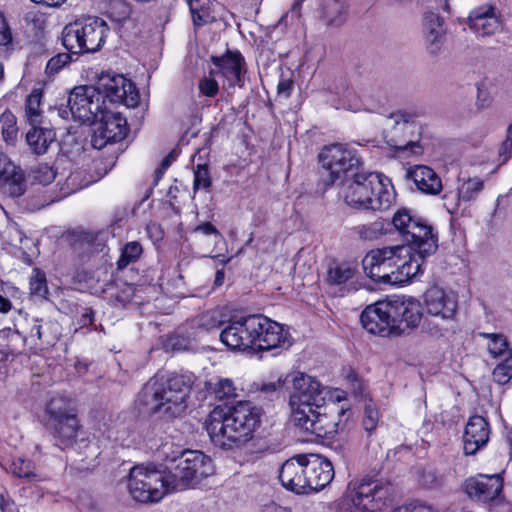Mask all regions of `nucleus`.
<instances>
[{"instance_id": "f257e3e1", "label": "nucleus", "mask_w": 512, "mask_h": 512, "mask_svg": "<svg viewBox=\"0 0 512 512\" xmlns=\"http://www.w3.org/2000/svg\"><path fill=\"white\" fill-rule=\"evenodd\" d=\"M289 376L293 388L288 402L291 423L307 435L331 437L337 432V424L326 412V402L328 398L343 400L344 392H331L318 380L303 372H294Z\"/></svg>"}, {"instance_id": "f03ea898", "label": "nucleus", "mask_w": 512, "mask_h": 512, "mask_svg": "<svg viewBox=\"0 0 512 512\" xmlns=\"http://www.w3.org/2000/svg\"><path fill=\"white\" fill-rule=\"evenodd\" d=\"M261 424V410L249 402H239L227 410L215 408L205 426L211 441L231 450L245 445Z\"/></svg>"}, {"instance_id": "7ed1b4c3", "label": "nucleus", "mask_w": 512, "mask_h": 512, "mask_svg": "<svg viewBox=\"0 0 512 512\" xmlns=\"http://www.w3.org/2000/svg\"><path fill=\"white\" fill-rule=\"evenodd\" d=\"M195 379L191 372L174 373L166 378L156 375L143 386L137 402L148 413L179 417L187 408V398Z\"/></svg>"}, {"instance_id": "20e7f679", "label": "nucleus", "mask_w": 512, "mask_h": 512, "mask_svg": "<svg viewBox=\"0 0 512 512\" xmlns=\"http://www.w3.org/2000/svg\"><path fill=\"white\" fill-rule=\"evenodd\" d=\"M404 245L371 250L362 264L365 273L375 282L402 285L420 273L424 259Z\"/></svg>"}, {"instance_id": "39448f33", "label": "nucleus", "mask_w": 512, "mask_h": 512, "mask_svg": "<svg viewBox=\"0 0 512 512\" xmlns=\"http://www.w3.org/2000/svg\"><path fill=\"white\" fill-rule=\"evenodd\" d=\"M67 102L69 109L63 107L51 109L50 116L68 119L71 115L75 121H79L81 124L92 126L100 123L103 128H108L109 125H114L115 128H127L143 124L140 118L136 121L131 119L128 122L127 117L120 112L102 110L95 85L75 87L70 92Z\"/></svg>"}, {"instance_id": "423d86ee", "label": "nucleus", "mask_w": 512, "mask_h": 512, "mask_svg": "<svg viewBox=\"0 0 512 512\" xmlns=\"http://www.w3.org/2000/svg\"><path fill=\"white\" fill-rule=\"evenodd\" d=\"M350 207L363 210L388 209L395 200V193L388 189L375 173H357L343 192Z\"/></svg>"}, {"instance_id": "0eeeda50", "label": "nucleus", "mask_w": 512, "mask_h": 512, "mask_svg": "<svg viewBox=\"0 0 512 512\" xmlns=\"http://www.w3.org/2000/svg\"><path fill=\"white\" fill-rule=\"evenodd\" d=\"M107 23L99 17L77 19L62 31V43L71 54L95 53L106 41Z\"/></svg>"}, {"instance_id": "6e6552de", "label": "nucleus", "mask_w": 512, "mask_h": 512, "mask_svg": "<svg viewBox=\"0 0 512 512\" xmlns=\"http://www.w3.org/2000/svg\"><path fill=\"white\" fill-rule=\"evenodd\" d=\"M237 321L243 330L244 350L255 348L268 351L290 345L289 334L284 327L263 315L241 317Z\"/></svg>"}, {"instance_id": "1a4fd4ad", "label": "nucleus", "mask_w": 512, "mask_h": 512, "mask_svg": "<svg viewBox=\"0 0 512 512\" xmlns=\"http://www.w3.org/2000/svg\"><path fill=\"white\" fill-rule=\"evenodd\" d=\"M391 223L406 243L405 246L419 257H428L436 252L438 243L433 227L422 218L413 216L410 210L398 209Z\"/></svg>"}, {"instance_id": "9d476101", "label": "nucleus", "mask_w": 512, "mask_h": 512, "mask_svg": "<svg viewBox=\"0 0 512 512\" xmlns=\"http://www.w3.org/2000/svg\"><path fill=\"white\" fill-rule=\"evenodd\" d=\"M167 469L165 475L171 491L194 486L214 473L211 458L197 450L183 451Z\"/></svg>"}, {"instance_id": "9b49d317", "label": "nucleus", "mask_w": 512, "mask_h": 512, "mask_svg": "<svg viewBox=\"0 0 512 512\" xmlns=\"http://www.w3.org/2000/svg\"><path fill=\"white\" fill-rule=\"evenodd\" d=\"M392 493L393 488L389 482L363 477L349 482L346 499L355 512H380L388 506Z\"/></svg>"}, {"instance_id": "f8f14e48", "label": "nucleus", "mask_w": 512, "mask_h": 512, "mask_svg": "<svg viewBox=\"0 0 512 512\" xmlns=\"http://www.w3.org/2000/svg\"><path fill=\"white\" fill-rule=\"evenodd\" d=\"M127 488L131 497L139 503L158 502L171 491L165 473L145 465L130 469Z\"/></svg>"}, {"instance_id": "ddd939ff", "label": "nucleus", "mask_w": 512, "mask_h": 512, "mask_svg": "<svg viewBox=\"0 0 512 512\" xmlns=\"http://www.w3.org/2000/svg\"><path fill=\"white\" fill-rule=\"evenodd\" d=\"M98 97L104 102L123 104L128 108H134L139 104L140 95L135 84L118 74H102L96 85Z\"/></svg>"}, {"instance_id": "4468645a", "label": "nucleus", "mask_w": 512, "mask_h": 512, "mask_svg": "<svg viewBox=\"0 0 512 512\" xmlns=\"http://www.w3.org/2000/svg\"><path fill=\"white\" fill-rule=\"evenodd\" d=\"M323 169L329 173V182L335 183L360 164L356 151L345 144L324 146L318 155Z\"/></svg>"}, {"instance_id": "2eb2a0df", "label": "nucleus", "mask_w": 512, "mask_h": 512, "mask_svg": "<svg viewBox=\"0 0 512 512\" xmlns=\"http://www.w3.org/2000/svg\"><path fill=\"white\" fill-rule=\"evenodd\" d=\"M211 61L215 68L210 71V75L221 78L223 87H243L246 63L239 51L228 50L222 56H212Z\"/></svg>"}, {"instance_id": "dca6fc26", "label": "nucleus", "mask_w": 512, "mask_h": 512, "mask_svg": "<svg viewBox=\"0 0 512 512\" xmlns=\"http://www.w3.org/2000/svg\"><path fill=\"white\" fill-rule=\"evenodd\" d=\"M394 301H378L365 308L360 316L362 326L371 334L387 336L394 332Z\"/></svg>"}, {"instance_id": "f3484780", "label": "nucleus", "mask_w": 512, "mask_h": 512, "mask_svg": "<svg viewBox=\"0 0 512 512\" xmlns=\"http://www.w3.org/2000/svg\"><path fill=\"white\" fill-rule=\"evenodd\" d=\"M306 474V493L319 491L326 487L334 478L332 463L318 454L301 455Z\"/></svg>"}, {"instance_id": "a211bd4d", "label": "nucleus", "mask_w": 512, "mask_h": 512, "mask_svg": "<svg viewBox=\"0 0 512 512\" xmlns=\"http://www.w3.org/2000/svg\"><path fill=\"white\" fill-rule=\"evenodd\" d=\"M503 480L500 475H478L469 478L465 490L470 498L487 503L495 500L501 494Z\"/></svg>"}, {"instance_id": "6ab92c4d", "label": "nucleus", "mask_w": 512, "mask_h": 512, "mask_svg": "<svg viewBox=\"0 0 512 512\" xmlns=\"http://www.w3.org/2000/svg\"><path fill=\"white\" fill-rule=\"evenodd\" d=\"M424 306L428 314L441 319H451L456 313L457 300L438 286L429 288L424 294Z\"/></svg>"}, {"instance_id": "aec40b11", "label": "nucleus", "mask_w": 512, "mask_h": 512, "mask_svg": "<svg viewBox=\"0 0 512 512\" xmlns=\"http://www.w3.org/2000/svg\"><path fill=\"white\" fill-rule=\"evenodd\" d=\"M394 301V332L405 333L406 329L417 327L422 319L420 303L413 298L396 297Z\"/></svg>"}, {"instance_id": "412c9836", "label": "nucleus", "mask_w": 512, "mask_h": 512, "mask_svg": "<svg viewBox=\"0 0 512 512\" xmlns=\"http://www.w3.org/2000/svg\"><path fill=\"white\" fill-rule=\"evenodd\" d=\"M489 438L490 426L486 419L479 415L470 417L463 435L464 454L475 455L487 445Z\"/></svg>"}, {"instance_id": "4be33fe9", "label": "nucleus", "mask_w": 512, "mask_h": 512, "mask_svg": "<svg viewBox=\"0 0 512 512\" xmlns=\"http://www.w3.org/2000/svg\"><path fill=\"white\" fill-rule=\"evenodd\" d=\"M302 454L286 460L279 470V480L286 489L297 494H306V474Z\"/></svg>"}, {"instance_id": "5701e85b", "label": "nucleus", "mask_w": 512, "mask_h": 512, "mask_svg": "<svg viewBox=\"0 0 512 512\" xmlns=\"http://www.w3.org/2000/svg\"><path fill=\"white\" fill-rule=\"evenodd\" d=\"M470 28L480 36L494 34L500 28L496 8L492 4H485L473 9L468 17Z\"/></svg>"}, {"instance_id": "b1692460", "label": "nucleus", "mask_w": 512, "mask_h": 512, "mask_svg": "<svg viewBox=\"0 0 512 512\" xmlns=\"http://www.w3.org/2000/svg\"><path fill=\"white\" fill-rule=\"evenodd\" d=\"M423 33L430 54H437L444 42V20L435 12H427L423 20Z\"/></svg>"}, {"instance_id": "393cba45", "label": "nucleus", "mask_w": 512, "mask_h": 512, "mask_svg": "<svg viewBox=\"0 0 512 512\" xmlns=\"http://www.w3.org/2000/svg\"><path fill=\"white\" fill-rule=\"evenodd\" d=\"M407 176L413 180L417 188L423 193L436 195L442 190L440 178L428 166L416 165L408 170Z\"/></svg>"}, {"instance_id": "a878e982", "label": "nucleus", "mask_w": 512, "mask_h": 512, "mask_svg": "<svg viewBox=\"0 0 512 512\" xmlns=\"http://www.w3.org/2000/svg\"><path fill=\"white\" fill-rule=\"evenodd\" d=\"M47 425L61 446L71 445L77 437L79 423L76 413L54 421H47Z\"/></svg>"}, {"instance_id": "bb28decb", "label": "nucleus", "mask_w": 512, "mask_h": 512, "mask_svg": "<svg viewBox=\"0 0 512 512\" xmlns=\"http://www.w3.org/2000/svg\"><path fill=\"white\" fill-rule=\"evenodd\" d=\"M47 425L61 446L71 445L77 437L79 423L76 413L54 421H47Z\"/></svg>"}, {"instance_id": "cd10ccee", "label": "nucleus", "mask_w": 512, "mask_h": 512, "mask_svg": "<svg viewBox=\"0 0 512 512\" xmlns=\"http://www.w3.org/2000/svg\"><path fill=\"white\" fill-rule=\"evenodd\" d=\"M42 97L43 94L40 89H34L27 96L25 104V116L27 119V123L31 126V128H42L41 125L47 124V118L48 124L52 125L55 118H58V116H50V110L52 108L48 110L46 116L43 115V111L40 108Z\"/></svg>"}, {"instance_id": "c85d7f7f", "label": "nucleus", "mask_w": 512, "mask_h": 512, "mask_svg": "<svg viewBox=\"0 0 512 512\" xmlns=\"http://www.w3.org/2000/svg\"><path fill=\"white\" fill-rule=\"evenodd\" d=\"M6 171L3 170L0 174L4 175L0 178L1 188L8 196L18 198L26 191V181L23 171L14 163H7Z\"/></svg>"}, {"instance_id": "c756f323", "label": "nucleus", "mask_w": 512, "mask_h": 512, "mask_svg": "<svg viewBox=\"0 0 512 512\" xmlns=\"http://www.w3.org/2000/svg\"><path fill=\"white\" fill-rule=\"evenodd\" d=\"M193 25L202 27L217 20L211 0H187Z\"/></svg>"}, {"instance_id": "7c9ffc66", "label": "nucleus", "mask_w": 512, "mask_h": 512, "mask_svg": "<svg viewBox=\"0 0 512 512\" xmlns=\"http://www.w3.org/2000/svg\"><path fill=\"white\" fill-rule=\"evenodd\" d=\"M47 421H54L76 413L71 399L65 396H53L46 405Z\"/></svg>"}, {"instance_id": "2f4dec72", "label": "nucleus", "mask_w": 512, "mask_h": 512, "mask_svg": "<svg viewBox=\"0 0 512 512\" xmlns=\"http://www.w3.org/2000/svg\"><path fill=\"white\" fill-rule=\"evenodd\" d=\"M54 130H29L26 141L34 153L44 154L49 145L55 140Z\"/></svg>"}, {"instance_id": "473e14b6", "label": "nucleus", "mask_w": 512, "mask_h": 512, "mask_svg": "<svg viewBox=\"0 0 512 512\" xmlns=\"http://www.w3.org/2000/svg\"><path fill=\"white\" fill-rule=\"evenodd\" d=\"M424 118V112L421 110H399L388 116V123H386V125H409L421 127L425 125V123L423 122Z\"/></svg>"}, {"instance_id": "72a5a7b5", "label": "nucleus", "mask_w": 512, "mask_h": 512, "mask_svg": "<svg viewBox=\"0 0 512 512\" xmlns=\"http://www.w3.org/2000/svg\"><path fill=\"white\" fill-rule=\"evenodd\" d=\"M322 18L327 26L339 27L344 23V6L339 0H323Z\"/></svg>"}, {"instance_id": "f704fd0d", "label": "nucleus", "mask_w": 512, "mask_h": 512, "mask_svg": "<svg viewBox=\"0 0 512 512\" xmlns=\"http://www.w3.org/2000/svg\"><path fill=\"white\" fill-rule=\"evenodd\" d=\"M480 336L487 339V350L493 358L504 357L512 353L506 337L498 333H480Z\"/></svg>"}, {"instance_id": "c9c22d12", "label": "nucleus", "mask_w": 512, "mask_h": 512, "mask_svg": "<svg viewBox=\"0 0 512 512\" xmlns=\"http://www.w3.org/2000/svg\"><path fill=\"white\" fill-rule=\"evenodd\" d=\"M127 137V130H94L91 144L95 149H102L108 144H115Z\"/></svg>"}, {"instance_id": "e433bc0d", "label": "nucleus", "mask_w": 512, "mask_h": 512, "mask_svg": "<svg viewBox=\"0 0 512 512\" xmlns=\"http://www.w3.org/2000/svg\"><path fill=\"white\" fill-rule=\"evenodd\" d=\"M242 332L243 330L238 325V321L235 320L222 330L220 340L228 348L244 350Z\"/></svg>"}, {"instance_id": "4c0bfd02", "label": "nucleus", "mask_w": 512, "mask_h": 512, "mask_svg": "<svg viewBox=\"0 0 512 512\" xmlns=\"http://www.w3.org/2000/svg\"><path fill=\"white\" fill-rule=\"evenodd\" d=\"M355 269L347 263L331 267L327 273V281L333 285H342L354 277Z\"/></svg>"}, {"instance_id": "58836bf2", "label": "nucleus", "mask_w": 512, "mask_h": 512, "mask_svg": "<svg viewBox=\"0 0 512 512\" xmlns=\"http://www.w3.org/2000/svg\"><path fill=\"white\" fill-rule=\"evenodd\" d=\"M484 183L479 178L468 179L458 187V201L470 202L477 198L483 190Z\"/></svg>"}, {"instance_id": "ea45409f", "label": "nucleus", "mask_w": 512, "mask_h": 512, "mask_svg": "<svg viewBox=\"0 0 512 512\" xmlns=\"http://www.w3.org/2000/svg\"><path fill=\"white\" fill-rule=\"evenodd\" d=\"M492 378L499 385H505L512 380V352L495 366Z\"/></svg>"}, {"instance_id": "a19ab883", "label": "nucleus", "mask_w": 512, "mask_h": 512, "mask_svg": "<svg viewBox=\"0 0 512 512\" xmlns=\"http://www.w3.org/2000/svg\"><path fill=\"white\" fill-rule=\"evenodd\" d=\"M143 249L139 242H128L122 249L117 265L119 269L127 267L130 263L137 261L142 254Z\"/></svg>"}, {"instance_id": "79ce46f5", "label": "nucleus", "mask_w": 512, "mask_h": 512, "mask_svg": "<svg viewBox=\"0 0 512 512\" xmlns=\"http://www.w3.org/2000/svg\"><path fill=\"white\" fill-rule=\"evenodd\" d=\"M223 315L219 310H210L198 316L196 324L205 331H211L220 327L223 323Z\"/></svg>"}, {"instance_id": "37998d69", "label": "nucleus", "mask_w": 512, "mask_h": 512, "mask_svg": "<svg viewBox=\"0 0 512 512\" xmlns=\"http://www.w3.org/2000/svg\"><path fill=\"white\" fill-rule=\"evenodd\" d=\"M30 176L33 181L42 185H48L54 181L56 171L47 163H41L30 169Z\"/></svg>"}, {"instance_id": "c03bdc74", "label": "nucleus", "mask_w": 512, "mask_h": 512, "mask_svg": "<svg viewBox=\"0 0 512 512\" xmlns=\"http://www.w3.org/2000/svg\"><path fill=\"white\" fill-rule=\"evenodd\" d=\"M30 292L32 295L46 298L48 294V287L46 282L45 273L39 269H33L30 277Z\"/></svg>"}, {"instance_id": "a18cd8bd", "label": "nucleus", "mask_w": 512, "mask_h": 512, "mask_svg": "<svg viewBox=\"0 0 512 512\" xmlns=\"http://www.w3.org/2000/svg\"><path fill=\"white\" fill-rule=\"evenodd\" d=\"M10 471L17 477L31 478L34 476V465L31 461L18 457L12 461Z\"/></svg>"}, {"instance_id": "49530a36", "label": "nucleus", "mask_w": 512, "mask_h": 512, "mask_svg": "<svg viewBox=\"0 0 512 512\" xmlns=\"http://www.w3.org/2000/svg\"><path fill=\"white\" fill-rule=\"evenodd\" d=\"M215 398L219 400L236 397V387L231 379H220L213 388Z\"/></svg>"}, {"instance_id": "de8ad7c7", "label": "nucleus", "mask_w": 512, "mask_h": 512, "mask_svg": "<svg viewBox=\"0 0 512 512\" xmlns=\"http://www.w3.org/2000/svg\"><path fill=\"white\" fill-rule=\"evenodd\" d=\"M211 186V177L207 164H198L194 170V191L198 189L207 190Z\"/></svg>"}, {"instance_id": "09e8293b", "label": "nucleus", "mask_w": 512, "mask_h": 512, "mask_svg": "<svg viewBox=\"0 0 512 512\" xmlns=\"http://www.w3.org/2000/svg\"><path fill=\"white\" fill-rule=\"evenodd\" d=\"M379 421V412L377 408L375 407L374 403L370 400L367 403H365L364 407V418H363V426L364 429L371 433L373 432Z\"/></svg>"}, {"instance_id": "8fccbe9b", "label": "nucleus", "mask_w": 512, "mask_h": 512, "mask_svg": "<svg viewBox=\"0 0 512 512\" xmlns=\"http://www.w3.org/2000/svg\"><path fill=\"white\" fill-rule=\"evenodd\" d=\"M72 61V55L69 53H59L52 57L46 65V73L48 75L57 74L64 66Z\"/></svg>"}, {"instance_id": "3c124183", "label": "nucleus", "mask_w": 512, "mask_h": 512, "mask_svg": "<svg viewBox=\"0 0 512 512\" xmlns=\"http://www.w3.org/2000/svg\"><path fill=\"white\" fill-rule=\"evenodd\" d=\"M383 230V223L376 221L368 225H362L357 228V233L361 239L374 240L377 239Z\"/></svg>"}, {"instance_id": "603ef678", "label": "nucleus", "mask_w": 512, "mask_h": 512, "mask_svg": "<svg viewBox=\"0 0 512 512\" xmlns=\"http://www.w3.org/2000/svg\"><path fill=\"white\" fill-rule=\"evenodd\" d=\"M389 146L398 151H409L410 154H420L422 148L418 141H396L394 138L387 140Z\"/></svg>"}, {"instance_id": "864d4df0", "label": "nucleus", "mask_w": 512, "mask_h": 512, "mask_svg": "<svg viewBox=\"0 0 512 512\" xmlns=\"http://www.w3.org/2000/svg\"><path fill=\"white\" fill-rule=\"evenodd\" d=\"M200 92L207 96L213 97L218 93L219 87L216 76L205 77L199 81L198 84Z\"/></svg>"}, {"instance_id": "5fc2aeb1", "label": "nucleus", "mask_w": 512, "mask_h": 512, "mask_svg": "<svg viewBox=\"0 0 512 512\" xmlns=\"http://www.w3.org/2000/svg\"><path fill=\"white\" fill-rule=\"evenodd\" d=\"M419 482L427 488H436L442 484V477L434 470H424L420 476Z\"/></svg>"}, {"instance_id": "6e6d98bb", "label": "nucleus", "mask_w": 512, "mask_h": 512, "mask_svg": "<svg viewBox=\"0 0 512 512\" xmlns=\"http://www.w3.org/2000/svg\"><path fill=\"white\" fill-rule=\"evenodd\" d=\"M53 326V323H45L44 325L35 324L31 328V336L37 337L39 340L46 342L47 344L52 343L56 337H50L47 335L46 331Z\"/></svg>"}, {"instance_id": "4d7b16f0", "label": "nucleus", "mask_w": 512, "mask_h": 512, "mask_svg": "<svg viewBox=\"0 0 512 512\" xmlns=\"http://www.w3.org/2000/svg\"><path fill=\"white\" fill-rule=\"evenodd\" d=\"M284 385V381L280 378L275 382L262 383L259 387V391L263 393L266 397H273L277 394L278 390H280Z\"/></svg>"}, {"instance_id": "13d9d810", "label": "nucleus", "mask_w": 512, "mask_h": 512, "mask_svg": "<svg viewBox=\"0 0 512 512\" xmlns=\"http://www.w3.org/2000/svg\"><path fill=\"white\" fill-rule=\"evenodd\" d=\"M194 232L201 233L203 235H214L216 239L223 240L222 234L218 231V229L212 225L210 222H204L197 225L194 228Z\"/></svg>"}, {"instance_id": "bf43d9fd", "label": "nucleus", "mask_w": 512, "mask_h": 512, "mask_svg": "<svg viewBox=\"0 0 512 512\" xmlns=\"http://www.w3.org/2000/svg\"><path fill=\"white\" fill-rule=\"evenodd\" d=\"M12 41V34L10 28L3 16L0 13V46H6Z\"/></svg>"}, {"instance_id": "052dcab7", "label": "nucleus", "mask_w": 512, "mask_h": 512, "mask_svg": "<svg viewBox=\"0 0 512 512\" xmlns=\"http://www.w3.org/2000/svg\"><path fill=\"white\" fill-rule=\"evenodd\" d=\"M499 156L503 157L502 164L512 157V130H508L507 136L499 150Z\"/></svg>"}, {"instance_id": "680f3d73", "label": "nucleus", "mask_w": 512, "mask_h": 512, "mask_svg": "<svg viewBox=\"0 0 512 512\" xmlns=\"http://www.w3.org/2000/svg\"><path fill=\"white\" fill-rule=\"evenodd\" d=\"M491 97L489 93L483 89L481 86L477 87V99L476 104L480 108H486L491 104Z\"/></svg>"}, {"instance_id": "e2e57ef3", "label": "nucleus", "mask_w": 512, "mask_h": 512, "mask_svg": "<svg viewBox=\"0 0 512 512\" xmlns=\"http://www.w3.org/2000/svg\"><path fill=\"white\" fill-rule=\"evenodd\" d=\"M0 124L2 128H13L16 125L15 115L11 111L5 110L0 115Z\"/></svg>"}, {"instance_id": "0e129e2a", "label": "nucleus", "mask_w": 512, "mask_h": 512, "mask_svg": "<svg viewBox=\"0 0 512 512\" xmlns=\"http://www.w3.org/2000/svg\"><path fill=\"white\" fill-rule=\"evenodd\" d=\"M18 130H2L1 138L7 144L14 146L18 140Z\"/></svg>"}, {"instance_id": "69168bd1", "label": "nucleus", "mask_w": 512, "mask_h": 512, "mask_svg": "<svg viewBox=\"0 0 512 512\" xmlns=\"http://www.w3.org/2000/svg\"><path fill=\"white\" fill-rule=\"evenodd\" d=\"M261 512H291L289 509L282 507L275 502H269L262 506Z\"/></svg>"}, {"instance_id": "338daca9", "label": "nucleus", "mask_w": 512, "mask_h": 512, "mask_svg": "<svg viewBox=\"0 0 512 512\" xmlns=\"http://www.w3.org/2000/svg\"><path fill=\"white\" fill-rule=\"evenodd\" d=\"M178 153L176 152V150H172L161 162V166H160V169L158 172H163L165 171L170 165L171 163L176 159Z\"/></svg>"}, {"instance_id": "774afa93", "label": "nucleus", "mask_w": 512, "mask_h": 512, "mask_svg": "<svg viewBox=\"0 0 512 512\" xmlns=\"http://www.w3.org/2000/svg\"><path fill=\"white\" fill-rule=\"evenodd\" d=\"M13 504L0 493V512H12Z\"/></svg>"}]
</instances>
